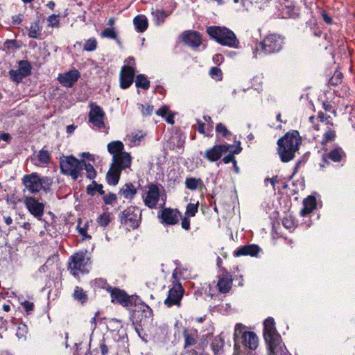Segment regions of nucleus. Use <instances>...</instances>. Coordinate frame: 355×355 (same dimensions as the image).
<instances>
[{
    "label": "nucleus",
    "mask_w": 355,
    "mask_h": 355,
    "mask_svg": "<svg viewBox=\"0 0 355 355\" xmlns=\"http://www.w3.org/2000/svg\"><path fill=\"white\" fill-rule=\"evenodd\" d=\"M302 143V137L297 130H291L280 137L277 142V150L281 162L286 163L293 159Z\"/></svg>",
    "instance_id": "nucleus-1"
},
{
    "label": "nucleus",
    "mask_w": 355,
    "mask_h": 355,
    "mask_svg": "<svg viewBox=\"0 0 355 355\" xmlns=\"http://www.w3.org/2000/svg\"><path fill=\"white\" fill-rule=\"evenodd\" d=\"M234 352H252L259 345V338L254 331L248 330V327L242 323H236L234 327Z\"/></svg>",
    "instance_id": "nucleus-2"
},
{
    "label": "nucleus",
    "mask_w": 355,
    "mask_h": 355,
    "mask_svg": "<svg viewBox=\"0 0 355 355\" xmlns=\"http://www.w3.org/2000/svg\"><path fill=\"white\" fill-rule=\"evenodd\" d=\"M272 318L268 317L263 322V338L268 345L269 355H291L282 345V338L275 328Z\"/></svg>",
    "instance_id": "nucleus-3"
},
{
    "label": "nucleus",
    "mask_w": 355,
    "mask_h": 355,
    "mask_svg": "<svg viewBox=\"0 0 355 355\" xmlns=\"http://www.w3.org/2000/svg\"><path fill=\"white\" fill-rule=\"evenodd\" d=\"M61 172L63 174L70 175L73 180H77L81 175L84 160H78L73 156H64L60 161Z\"/></svg>",
    "instance_id": "nucleus-4"
},
{
    "label": "nucleus",
    "mask_w": 355,
    "mask_h": 355,
    "mask_svg": "<svg viewBox=\"0 0 355 355\" xmlns=\"http://www.w3.org/2000/svg\"><path fill=\"white\" fill-rule=\"evenodd\" d=\"M285 37L276 33L269 34L259 43L260 50L265 55L280 52L285 44Z\"/></svg>",
    "instance_id": "nucleus-5"
},
{
    "label": "nucleus",
    "mask_w": 355,
    "mask_h": 355,
    "mask_svg": "<svg viewBox=\"0 0 355 355\" xmlns=\"http://www.w3.org/2000/svg\"><path fill=\"white\" fill-rule=\"evenodd\" d=\"M23 183L31 193L38 192L40 189H44L46 193L49 189L51 181L48 178H40L36 173H31L24 176Z\"/></svg>",
    "instance_id": "nucleus-6"
},
{
    "label": "nucleus",
    "mask_w": 355,
    "mask_h": 355,
    "mask_svg": "<svg viewBox=\"0 0 355 355\" xmlns=\"http://www.w3.org/2000/svg\"><path fill=\"white\" fill-rule=\"evenodd\" d=\"M140 218L141 212L139 209L135 207L131 206L122 212L121 223L135 229L139 226Z\"/></svg>",
    "instance_id": "nucleus-7"
},
{
    "label": "nucleus",
    "mask_w": 355,
    "mask_h": 355,
    "mask_svg": "<svg viewBox=\"0 0 355 355\" xmlns=\"http://www.w3.org/2000/svg\"><path fill=\"white\" fill-rule=\"evenodd\" d=\"M31 66L27 60H21L19 62V69L17 70L11 69L9 71L10 79L16 83H20L23 78L31 74Z\"/></svg>",
    "instance_id": "nucleus-8"
},
{
    "label": "nucleus",
    "mask_w": 355,
    "mask_h": 355,
    "mask_svg": "<svg viewBox=\"0 0 355 355\" xmlns=\"http://www.w3.org/2000/svg\"><path fill=\"white\" fill-rule=\"evenodd\" d=\"M322 159L327 164H329L328 159L334 163L345 162L347 154L342 147L335 145L333 149L323 154Z\"/></svg>",
    "instance_id": "nucleus-9"
},
{
    "label": "nucleus",
    "mask_w": 355,
    "mask_h": 355,
    "mask_svg": "<svg viewBox=\"0 0 355 355\" xmlns=\"http://www.w3.org/2000/svg\"><path fill=\"white\" fill-rule=\"evenodd\" d=\"M39 200L40 199H37L34 197H26L24 202L31 214L35 218L41 219L43 216L44 205L43 202Z\"/></svg>",
    "instance_id": "nucleus-10"
},
{
    "label": "nucleus",
    "mask_w": 355,
    "mask_h": 355,
    "mask_svg": "<svg viewBox=\"0 0 355 355\" xmlns=\"http://www.w3.org/2000/svg\"><path fill=\"white\" fill-rule=\"evenodd\" d=\"M91 110L89 113V121L94 125L102 128L105 126L103 119L105 113L98 105L91 104Z\"/></svg>",
    "instance_id": "nucleus-11"
},
{
    "label": "nucleus",
    "mask_w": 355,
    "mask_h": 355,
    "mask_svg": "<svg viewBox=\"0 0 355 355\" xmlns=\"http://www.w3.org/2000/svg\"><path fill=\"white\" fill-rule=\"evenodd\" d=\"M131 159V156L128 153L121 152L118 155H113V162L111 166L122 171L130 166Z\"/></svg>",
    "instance_id": "nucleus-12"
},
{
    "label": "nucleus",
    "mask_w": 355,
    "mask_h": 355,
    "mask_svg": "<svg viewBox=\"0 0 355 355\" xmlns=\"http://www.w3.org/2000/svg\"><path fill=\"white\" fill-rule=\"evenodd\" d=\"M223 46L236 49L241 48V42L236 34L225 26H223Z\"/></svg>",
    "instance_id": "nucleus-13"
},
{
    "label": "nucleus",
    "mask_w": 355,
    "mask_h": 355,
    "mask_svg": "<svg viewBox=\"0 0 355 355\" xmlns=\"http://www.w3.org/2000/svg\"><path fill=\"white\" fill-rule=\"evenodd\" d=\"M261 248L257 244L241 245L233 252L234 257L250 256L257 257L261 251Z\"/></svg>",
    "instance_id": "nucleus-14"
},
{
    "label": "nucleus",
    "mask_w": 355,
    "mask_h": 355,
    "mask_svg": "<svg viewBox=\"0 0 355 355\" xmlns=\"http://www.w3.org/2000/svg\"><path fill=\"white\" fill-rule=\"evenodd\" d=\"M183 291L184 290L180 284L178 286L172 288L168 292V295L165 300L164 304L168 306L180 305V302L183 295Z\"/></svg>",
    "instance_id": "nucleus-15"
},
{
    "label": "nucleus",
    "mask_w": 355,
    "mask_h": 355,
    "mask_svg": "<svg viewBox=\"0 0 355 355\" xmlns=\"http://www.w3.org/2000/svg\"><path fill=\"white\" fill-rule=\"evenodd\" d=\"M135 76V70L129 66L123 67L120 73V85L123 89H126L132 83Z\"/></svg>",
    "instance_id": "nucleus-16"
},
{
    "label": "nucleus",
    "mask_w": 355,
    "mask_h": 355,
    "mask_svg": "<svg viewBox=\"0 0 355 355\" xmlns=\"http://www.w3.org/2000/svg\"><path fill=\"white\" fill-rule=\"evenodd\" d=\"M86 264L85 254L84 253H76L71 257V261L69 262V268L71 272L76 276L78 271L80 270Z\"/></svg>",
    "instance_id": "nucleus-17"
},
{
    "label": "nucleus",
    "mask_w": 355,
    "mask_h": 355,
    "mask_svg": "<svg viewBox=\"0 0 355 355\" xmlns=\"http://www.w3.org/2000/svg\"><path fill=\"white\" fill-rule=\"evenodd\" d=\"M159 192L157 185L151 184L148 186V191L147 196L144 200L146 205L150 208H153L156 206L159 198Z\"/></svg>",
    "instance_id": "nucleus-18"
},
{
    "label": "nucleus",
    "mask_w": 355,
    "mask_h": 355,
    "mask_svg": "<svg viewBox=\"0 0 355 355\" xmlns=\"http://www.w3.org/2000/svg\"><path fill=\"white\" fill-rule=\"evenodd\" d=\"M80 73L78 70H71L64 74H60L58 80L61 85L71 87L78 80Z\"/></svg>",
    "instance_id": "nucleus-19"
},
{
    "label": "nucleus",
    "mask_w": 355,
    "mask_h": 355,
    "mask_svg": "<svg viewBox=\"0 0 355 355\" xmlns=\"http://www.w3.org/2000/svg\"><path fill=\"white\" fill-rule=\"evenodd\" d=\"M111 296L112 297V302L116 300L117 302H119V304H122L124 306H128L130 304H131L130 296L127 295V293L123 291L114 288L112 290Z\"/></svg>",
    "instance_id": "nucleus-20"
},
{
    "label": "nucleus",
    "mask_w": 355,
    "mask_h": 355,
    "mask_svg": "<svg viewBox=\"0 0 355 355\" xmlns=\"http://www.w3.org/2000/svg\"><path fill=\"white\" fill-rule=\"evenodd\" d=\"M179 212L177 210L166 208L162 211V218L164 222L169 225H174L178 222Z\"/></svg>",
    "instance_id": "nucleus-21"
},
{
    "label": "nucleus",
    "mask_w": 355,
    "mask_h": 355,
    "mask_svg": "<svg viewBox=\"0 0 355 355\" xmlns=\"http://www.w3.org/2000/svg\"><path fill=\"white\" fill-rule=\"evenodd\" d=\"M316 198L314 196H309L303 200V208L300 211L302 216L311 213L316 208Z\"/></svg>",
    "instance_id": "nucleus-22"
},
{
    "label": "nucleus",
    "mask_w": 355,
    "mask_h": 355,
    "mask_svg": "<svg viewBox=\"0 0 355 355\" xmlns=\"http://www.w3.org/2000/svg\"><path fill=\"white\" fill-rule=\"evenodd\" d=\"M183 40L185 43L193 47H198L202 43L199 33L195 31L184 33L183 35Z\"/></svg>",
    "instance_id": "nucleus-23"
},
{
    "label": "nucleus",
    "mask_w": 355,
    "mask_h": 355,
    "mask_svg": "<svg viewBox=\"0 0 355 355\" xmlns=\"http://www.w3.org/2000/svg\"><path fill=\"white\" fill-rule=\"evenodd\" d=\"M282 14L284 18L297 19L300 16V9L292 4L285 6L282 8Z\"/></svg>",
    "instance_id": "nucleus-24"
},
{
    "label": "nucleus",
    "mask_w": 355,
    "mask_h": 355,
    "mask_svg": "<svg viewBox=\"0 0 355 355\" xmlns=\"http://www.w3.org/2000/svg\"><path fill=\"white\" fill-rule=\"evenodd\" d=\"M121 173V171L111 166L106 175L107 182L112 185L117 184L120 179Z\"/></svg>",
    "instance_id": "nucleus-25"
},
{
    "label": "nucleus",
    "mask_w": 355,
    "mask_h": 355,
    "mask_svg": "<svg viewBox=\"0 0 355 355\" xmlns=\"http://www.w3.org/2000/svg\"><path fill=\"white\" fill-rule=\"evenodd\" d=\"M134 25L139 32H144L148 26V22L146 17L143 15L136 16L133 19Z\"/></svg>",
    "instance_id": "nucleus-26"
},
{
    "label": "nucleus",
    "mask_w": 355,
    "mask_h": 355,
    "mask_svg": "<svg viewBox=\"0 0 355 355\" xmlns=\"http://www.w3.org/2000/svg\"><path fill=\"white\" fill-rule=\"evenodd\" d=\"M241 150V142L239 140H236V136L234 137V144H223V153L228 152L238 155Z\"/></svg>",
    "instance_id": "nucleus-27"
},
{
    "label": "nucleus",
    "mask_w": 355,
    "mask_h": 355,
    "mask_svg": "<svg viewBox=\"0 0 355 355\" xmlns=\"http://www.w3.org/2000/svg\"><path fill=\"white\" fill-rule=\"evenodd\" d=\"M222 155V145H216L212 148L206 151V157L212 162L217 161Z\"/></svg>",
    "instance_id": "nucleus-28"
},
{
    "label": "nucleus",
    "mask_w": 355,
    "mask_h": 355,
    "mask_svg": "<svg viewBox=\"0 0 355 355\" xmlns=\"http://www.w3.org/2000/svg\"><path fill=\"white\" fill-rule=\"evenodd\" d=\"M137 193V189L132 183L125 184L119 191V194L123 195L125 198H132Z\"/></svg>",
    "instance_id": "nucleus-29"
},
{
    "label": "nucleus",
    "mask_w": 355,
    "mask_h": 355,
    "mask_svg": "<svg viewBox=\"0 0 355 355\" xmlns=\"http://www.w3.org/2000/svg\"><path fill=\"white\" fill-rule=\"evenodd\" d=\"M186 187L190 190H195L202 189L203 187V182L200 178H189L185 181Z\"/></svg>",
    "instance_id": "nucleus-30"
},
{
    "label": "nucleus",
    "mask_w": 355,
    "mask_h": 355,
    "mask_svg": "<svg viewBox=\"0 0 355 355\" xmlns=\"http://www.w3.org/2000/svg\"><path fill=\"white\" fill-rule=\"evenodd\" d=\"M207 32L211 37L222 44V28L220 26H209Z\"/></svg>",
    "instance_id": "nucleus-31"
},
{
    "label": "nucleus",
    "mask_w": 355,
    "mask_h": 355,
    "mask_svg": "<svg viewBox=\"0 0 355 355\" xmlns=\"http://www.w3.org/2000/svg\"><path fill=\"white\" fill-rule=\"evenodd\" d=\"M336 137V131L334 129L331 128L330 127H328L327 130L322 135L321 145L323 147H324L325 146H327L328 142L334 141Z\"/></svg>",
    "instance_id": "nucleus-32"
},
{
    "label": "nucleus",
    "mask_w": 355,
    "mask_h": 355,
    "mask_svg": "<svg viewBox=\"0 0 355 355\" xmlns=\"http://www.w3.org/2000/svg\"><path fill=\"white\" fill-rule=\"evenodd\" d=\"M233 279L232 275L226 272L225 268H223V294L227 293L232 288Z\"/></svg>",
    "instance_id": "nucleus-33"
},
{
    "label": "nucleus",
    "mask_w": 355,
    "mask_h": 355,
    "mask_svg": "<svg viewBox=\"0 0 355 355\" xmlns=\"http://www.w3.org/2000/svg\"><path fill=\"white\" fill-rule=\"evenodd\" d=\"M123 144L120 141H112L107 145V150L111 154L118 155L121 152H123Z\"/></svg>",
    "instance_id": "nucleus-34"
},
{
    "label": "nucleus",
    "mask_w": 355,
    "mask_h": 355,
    "mask_svg": "<svg viewBox=\"0 0 355 355\" xmlns=\"http://www.w3.org/2000/svg\"><path fill=\"white\" fill-rule=\"evenodd\" d=\"M135 85L137 87L148 89L150 87V82L142 75H138L136 78Z\"/></svg>",
    "instance_id": "nucleus-35"
},
{
    "label": "nucleus",
    "mask_w": 355,
    "mask_h": 355,
    "mask_svg": "<svg viewBox=\"0 0 355 355\" xmlns=\"http://www.w3.org/2000/svg\"><path fill=\"white\" fill-rule=\"evenodd\" d=\"M235 154L229 153L228 155L223 156V164H229L230 162L233 164V168L235 172L237 173L239 171V168L237 166V162L234 157Z\"/></svg>",
    "instance_id": "nucleus-36"
},
{
    "label": "nucleus",
    "mask_w": 355,
    "mask_h": 355,
    "mask_svg": "<svg viewBox=\"0 0 355 355\" xmlns=\"http://www.w3.org/2000/svg\"><path fill=\"white\" fill-rule=\"evenodd\" d=\"M40 31L41 28L39 21H37L31 25L29 29L28 36L31 38H37L40 35Z\"/></svg>",
    "instance_id": "nucleus-37"
},
{
    "label": "nucleus",
    "mask_w": 355,
    "mask_h": 355,
    "mask_svg": "<svg viewBox=\"0 0 355 355\" xmlns=\"http://www.w3.org/2000/svg\"><path fill=\"white\" fill-rule=\"evenodd\" d=\"M92 183L94 184V187H93L92 185H89L87 188L89 194L94 196L96 191H98L101 195L105 193L102 184H98L95 181H93Z\"/></svg>",
    "instance_id": "nucleus-38"
},
{
    "label": "nucleus",
    "mask_w": 355,
    "mask_h": 355,
    "mask_svg": "<svg viewBox=\"0 0 355 355\" xmlns=\"http://www.w3.org/2000/svg\"><path fill=\"white\" fill-rule=\"evenodd\" d=\"M152 15L155 17V23L159 25L164 22L165 18L167 17V14L163 10H156L152 12Z\"/></svg>",
    "instance_id": "nucleus-39"
},
{
    "label": "nucleus",
    "mask_w": 355,
    "mask_h": 355,
    "mask_svg": "<svg viewBox=\"0 0 355 355\" xmlns=\"http://www.w3.org/2000/svg\"><path fill=\"white\" fill-rule=\"evenodd\" d=\"M183 336L185 340L184 348L193 346L196 343V340L189 334L186 329L183 331Z\"/></svg>",
    "instance_id": "nucleus-40"
},
{
    "label": "nucleus",
    "mask_w": 355,
    "mask_h": 355,
    "mask_svg": "<svg viewBox=\"0 0 355 355\" xmlns=\"http://www.w3.org/2000/svg\"><path fill=\"white\" fill-rule=\"evenodd\" d=\"M73 297L76 300H80L82 302H85L87 300V295L83 290L79 287L76 288Z\"/></svg>",
    "instance_id": "nucleus-41"
},
{
    "label": "nucleus",
    "mask_w": 355,
    "mask_h": 355,
    "mask_svg": "<svg viewBox=\"0 0 355 355\" xmlns=\"http://www.w3.org/2000/svg\"><path fill=\"white\" fill-rule=\"evenodd\" d=\"M282 225L284 227H286L288 230H291L294 228L295 226V222L294 219L292 218V216H286L282 220Z\"/></svg>",
    "instance_id": "nucleus-42"
},
{
    "label": "nucleus",
    "mask_w": 355,
    "mask_h": 355,
    "mask_svg": "<svg viewBox=\"0 0 355 355\" xmlns=\"http://www.w3.org/2000/svg\"><path fill=\"white\" fill-rule=\"evenodd\" d=\"M97 42L95 39H89L86 41L83 49L87 51H92L96 49Z\"/></svg>",
    "instance_id": "nucleus-43"
},
{
    "label": "nucleus",
    "mask_w": 355,
    "mask_h": 355,
    "mask_svg": "<svg viewBox=\"0 0 355 355\" xmlns=\"http://www.w3.org/2000/svg\"><path fill=\"white\" fill-rule=\"evenodd\" d=\"M319 13L320 14L323 21L329 25H331L334 23L332 17L324 9L320 8Z\"/></svg>",
    "instance_id": "nucleus-44"
},
{
    "label": "nucleus",
    "mask_w": 355,
    "mask_h": 355,
    "mask_svg": "<svg viewBox=\"0 0 355 355\" xmlns=\"http://www.w3.org/2000/svg\"><path fill=\"white\" fill-rule=\"evenodd\" d=\"M87 171V176L89 179H93L96 176V171L94 166L90 164H86L85 162V166H83Z\"/></svg>",
    "instance_id": "nucleus-45"
},
{
    "label": "nucleus",
    "mask_w": 355,
    "mask_h": 355,
    "mask_svg": "<svg viewBox=\"0 0 355 355\" xmlns=\"http://www.w3.org/2000/svg\"><path fill=\"white\" fill-rule=\"evenodd\" d=\"M101 36L103 37H107L111 39H116L117 38V34L112 28H105L102 33Z\"/></svg>",
    "instance_id": "nucleus-46"
},
{
    "label": "nucleus",
    "mask_w": 355,
    "mask_h": 355,
    "mask_svg": "<svg viewBox=\"0 0 355 355\" xmlns=\"http://www.w3.org/2000/svg\"><path fill=\"white\" fill-rule=\"evenodd\" d=\"M59 17V15H51V16H49L47 19L49 26H51L52 27H58L60 25Z\"/></svg>",
    "instance_id": "nucleus-47"
},
{
    "label": "nucleus",
    "mask_w": 355,
    "mask_h": 355,
    "mask_svg": "<svg viewBox=\"0 0 355 355\" xmlns=\"http://www.w3.org/2000/svg\"><path fill=\"white\" fill-rule=\"evenodd\" d=\"M38 159L42 163H47L49 161L50 156L48 151L42 150L39 152Z\"/></svg>",
    "instance_id": "nucleus-48"
},
{
    "label": "nucleus",
    "mask_w": 355,
    "mask_h": 355,
    "mask_svg": "<svg viewBox=\"0 0 355 355\" xmlns=\"http://www.w3.org/2000/svg\"><path fill=\"white\" fill-rule=\"evenodd\" d=\"M343 73L341 72H336L334 76L330 79L331 84L333 85H337L341 83L343 78Z\"/></svg>",
    "instance_id": "nucleus-49"
},
{
    "label": "nucleus",
    "mask_w": 355,
    "mask_h": 355,
    "mask_svg": "<svg viewBox=\"0 0 355 355\" xmlns=\"http://www.w3.org/2000/svg\"><path fill=\"white\" fill-rule=\"evenodd\" d=\"M198 203H196V204L189 203L187 207V213L191 216H195L196 213L198 211Z\"/></svg>",
    "instance_id": "nucleus-50"
},
{
    "label": "nucleus",
    "mask_w": 355,
    "mask_h": 355,
    "mask_svg": "<svg viewBox=\"0 0 355 355\" xmlns=\"http://www.w3.org/2000/svg\"><path fill=\"white\" fill-rule=\"evenodd\" d=\"M98 223L101 226H106L110 223V217L107 214H103L98 218Z\"/></svg>",
    "instance_id": "nucleus-51"
},
{
    "label": "nucleus",
    "mask_w": 355,
    "mask_h": 355,
    "mask_svg": "<svg viewBox=\"0 0 355 355\" xmlns=\"http://www.w3.org/2000/svg\"><path fill=\"white\" fill-rule=\"evenodd\" d=\"M322 107L326 112H331L335 116H336V111L333 110V106L330 101H324L322 103Z\"/></svg>",
    "instance_id": "nucleus-52"
},
{
    "label": "nucleus",
    "mask_w": 355,
    "mask_h": 355,
    "mask_svg": "<svg viewBox=\"0 0 355 355\" xmlns=\"http://www.w3.org/2000/svg\"><path fill=\"white\" fill-rule=\"evenodd\" d=\"M141 112L144 116H149L153 113V106L150 105H146V106L141 105Z\"/></svg>",
    "instance_id": "nucleus-53"
},
{
    "label": "nucleus",
    "mask_w": 355,
    "mask_h": 355,
    "mask_svg": "<svg viewBox=\"0 0 355 355\" xmlns=\"http://www.w3.org/2000/svg\"><path fill=\"white\" fill-rule=\"evenodd\" d=\"M116 199V194L114 193H110L103 198V200L105 204H111L113 201H114Z\"/></svg>",
    "instance_id": "nucleus-54"
},
{
    "label": "nucleus",
    "mask_w": 355,
    "mask_h": 355,
    "mask_svg": "<svg viewBox=\"0 0 355 355\" xmlns=\"http://www.w3.org/2000/svg\"><path fill=\"white\" fill-rule=\"evenodd\" d=\"M168 112V107L166 106H164L156 111V114L157 115L162 116V117H164Z\"/></svg>",
    "instance_id": "nucleus-55"
},
{
    "label": "nucleus",
    "mask_w": 355,
    "mask_h": 355,
    "mask_svg": "<svg viewBox=\"0 0 355 355\" xmlns=\"http://www.w3.org/2000/svg\"><path fill=\"white\" fill-rule=\"evenodd\" d=\"M21 304L26 309V312H28V313L29 311H32L33 309V306H34L33 303L30 302L28 301H25Z\"/></svg>",
    "instance_id": "nucleus-56"
},
{
    "label": "nucleus",
    "mask_w": 355,
    "mask_h": 355,
    "mask_svg": "<svg viewBox=\"0 0 355 355\" xmlns=\"http://www.w3.org/2000/svg\"><path fill=\"white\" fill-rule=\"evenodd\" d=\"M220 73V69L218 67H212L209 71V74L212 78L218 76Z\"/></svg>",
    "instance_id": "nucleus-57"
},
{
    "label": "nucleus",
    "mask_w": 355,
    "mask_h": 355,
    "mask_svg": "<svg viewBox=\"0 0 355 355\" xmlns=\"http://www.w3.org/2000/svg\"><path fill=\"white\" fill-rule=\"evenodd\" d=\"M182 227L186 230H188L190 227V221L188 218H184L182 220Z\"/></svg>",
    "instance_id": "nucleus-58"
},
{
    "label": "nucleus",
    "mask_w": 355,
    "mask_h": 355,
    "mask_svg": "<svg viewBox=\"0 0 355 355\" xmlns=\"http://www.w3.org/2000/svg\"><path fill=\"white\" fill-rule=\"evenodd\" d=\"M318 118L321 122H324L330 118V116L324 114L322 112H320L318 113Z\"/></svg>",
    "instance_id": "nucleus-59"
},
{
    "label": "nucleus",
    "mask_w": 355,
    "mask_h": 355,
    "mask_svg": "<svg viewBox=\"0 0 355 355\" xmlns=\"http://www.w3.org/2000/svg\"><path fill=\"white\" fill-rule=\"evenodd\" d=\"M214 287L218 290V293H222V278L218 277V282L216 285H214Z\"/></svg>",
    "instance_id": "nucleus-60"
},
{
    "label": "nucleus",
    "mask_w": 355,
    "mask_h": 355,
    "mask_svg": "<svg viewBox=\"0 0 355 355\" xmlns=\"http://www.w3.org/2000/svg\"><path fill=\"white\" fill-rule=\"evenodd\" d=\"M236 55H237V53H236L235 51H227V50L224 51L223 50V55H225L227 57L234 58Z\"/></svg>",
    "instance_id": "nucleus-61"
},
{
    "label": "nucleus",
    "mask_w": 355,
    "mask_h": 355,
    "mask_svg": "<svg viewBox=\"0 0 355 355\" xmlns=\"http://www.w3.org/2000/svg\"><path fill=\"white\" fill-rule=\"evenodd\" d=\"M269 181L270 184L273 186V187L275 186V184L278 182L277 181V175H275L272 177V178H266L265 182Z\"/></svg>",
    "instance_id": "nucleus-62"
},
{
    "label": "nucleus",
    "mask_w": 355,
    "mask_h": 355,
    "mask_svg": "<svg viewBox=\"0 0 355 355\" xmlns=\"http://www.w3.org/2000/svg\"><path fill=\"white\" fill-rule=\"evenodd\" d=\"M102 355H106L108 352V347L105 344H101L100 346Z\"/></svg>",
    "instance_id": "nucleus-63"
},
{
    "label": "nucleus",
    "mask_w": 355,
    "mask_h": 355,
    "mask_svg": "<svg viewBox=\"0 0 355 355\" xmlns=\"http://www.w3.org/2000/svg\"><path fill=\"white\" fill-rule=\"evenodd\" d=\"M0 139L7 142L11 139V137L8 133H3L0 135Z\"/></svg>",
    "instance_id": "nucleus-64"
}]
</instances>
